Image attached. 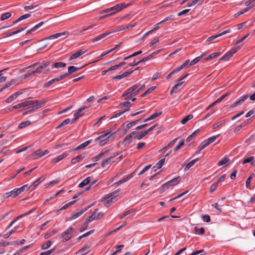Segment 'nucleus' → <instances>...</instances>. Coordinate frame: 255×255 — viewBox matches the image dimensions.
Returning a JSON list of instances; mask_svg holds the SVG:
<instances>
[{
    "mask_svg": "<svg viewBox=\"0 0 255 255\" xmlns=\"http://www.w3.org/2000/svg\"><path fill=\"white\" fill-rule=\"evenodd\" d=\"M111 133V130H107L101 132V134L95 139V141H99V144L100 146L104 145L109 140L114 139L116 132Z\"/></svg>",
    "mask_w": 255,
    "mask_h": 255,
    "instance_id": "f257e3e1",
    "label": "nucleus"
},
{
    "mask_svg": "<svg viewBox=\"0 0 255 255\" xmlns=\"http://www.w3.org/2000/svg\"><path fill=\"white\" fill-rule=\"evenodd\" d=\"M51 63V61H46L43 62L37 68H36L34 70L31 72V73L33 74H40L42 72H43L44 73V71H46V69L48 68L49 66H50Z\"/></svg>",
    "mask_w": 255,
    "mask_h": 255,
    "instance_id": "f03ea898",
    "label": "nucleus"
},
{
    "mask_svg": "<svg viewBox=\"0 0 255 255\" xmlns=\"http://www.w3.org/2000/svg\"><path fill=\"white\" fill-rule=\"evenodd\" d=\"M130 5V4H127L125 2L120 3L117 4V5L110 7V9L113 10V12H111L110 14H107L105 16V17H107L110 15H114L116 12H118L125 8L127 7L128 6Z\"/></svg>",
    "mask_w": 255,
    "mask_h": 255,
    "instance_id": "7ed1b4c3",
    "label": "nucleus"
},
{
    "mask_svg": "<svg viewBox=\"0 0 255 255\" xmlns=\"http://www.w3.org/2000/svg\"><path fill=\"white\" fill-rule=\"evenodd\" d=\"M73 228L70 227L61 234L60 238L63 239V242H66L74 237V235L73 234Z\"/></svg>",
    "mask_w": 255,
    "mask_h": 255,
    "instance_id": "20e7f679",
    "label": "nucleus"
},
{
    "mask_svg": "<svg viewBox=\"0 0 255 255\" xmlns=\"http://www.w3.org/2000/svg\"><path fill=\"white\" fill-rule=\"evenodd\" d=\"M66 66V64L62 62H58L55 63H53L51 62L50 66H49L48 68L46 69V71H44V73H47L48 72L52 70L54 68L59 69L62 67H65Z\"/></svg>",
    "mask_w": 255,
    "mask_h": 255,
    "instance_id": "39448f33",
    "label": "nucleus"
},
{
    "mask_svg": "<svg viewBox=\"0 0 255 255\" xmlns=\"http://www.w3.org/2000/svg\"><path fill=\"white\" fill-rule=\"evenodd\" d=\"M47 100L46 99L41 100H31V106L36 110L44 106Z\"/></svg>",
    "mask_w": 255,
    "mask_h": 255,
    "instance_id": "423d86ee",
    "label": "nucleus"
},
{
    "mask_svg": "<svg viewBox=\"0 0 255 255\" xmlns=\"http://www.w3.org/2000/svg\"><path fill=\"white\" fill-rule=\"evenodd\" d=\"M89 107H90V106H84L81 107L80 109H79L77 111V112L74 114V119L73 120V121L72 122V123H73L76 120H77L79 118L83 116L84 115V113H82V111H84V110L88 109Z\"/></svg>",
    "mask_w": 255,
    "mask_h": 255,
    "instance_id": "0eeeda50",
    "label": "nucleus"
},
{
    "mask_svg": "<svg viewBox=\"0 0 255 255\" xmlns=\"http://www.w3.org/2000/svg\"><path fill=\"white\" fill-rule=\"evenodd\" d=\"M97 211H98V209H95V211H94V212L91 214V215L89 217H88V218L87 219V220L85 223V227L84 228L80 229V231L81 232H83L87 228L89 223H90L94 220H96V212Z\"/></svg>",
    "mask_w": 255,
    "mask_h": 255,
    "instance_id": "6e6552de",
    "label": "nucleus"
},
{
    "mask_svg": "<svg viewBox=\"0 0 255 255\" xmlns=\"http://www.w3.org/2000/svg\"><path fill=\"white\" fill-rule=\"evenodd\" d=\"M27 188V185H25L20 188L14 189L13 190H12V193H11V195H12V197L13 198L16 197L17 196L19 195L21 193L24 191L25 189Z\"/></svg>",
    "mask_w": 255,
    "mask_h": 255,
    "instance_id": "1a4fd4ad",
    "label": "nucleus"
},
{
    "mask_svg": "<svg viewBox=\"0 0 255 255\" xmlns=\"http://www.w3.org/2000/svg\"><path fill=\"white\" fill-rule=\"evenodd\" d=\"M179 177V176L175 177L172 179L167 181L165 183L163 184L162 185L163 188L164 189L168 188L169 185H171L172 186H175L178 184L179 183V181L177 180Z\"/></svg>",
    "mask_w": 255,
    "mask_h": 255,
    "instance_id": "9d476101",
    "label": "nucleus"
},
{
    "mask_svg": "<svg viewBox=\"0 0 255 255\" xmlns=\"http://www.w3.org/2000/svg\"><path fill=\"white\" fill-rule=\"evenodd\" d=\"M119 155V153L118 152H115L113 153V155L112 156L107 158L105 160H103L102 162H101L102 167H105V166L108 165L110 162H113L114 161V160H113V158Z\"/></svg>",
    "mask_w": 255,
    "mask_h": 255,
    "instance_id": "9b49d317",
    "label": "nucleus"
},
{
    "mask_svg": "<svg viewBox=\"0 0 255 255\" xmlns=\"http://www.w3.org/2000/svg\"><path fill=\"white\" fill-rule=\"evenodd\" d=\"M249 98L248 95H245L241 97H240L236 102H234L230 106L231 108H234L238 105H240L243 103L245 100H246Z\"/></svg>",
    "mask_w": 255,
    "mask_h": 255,
    "instance_id": "f8f14e48",
    "label": "nucleus"
},
{
    "mask_svg": "<svg viewBox=\"0 0 255 255\" xmlns=\"http://www.w3.org/2000/svg\"><path fill=\"white\" fill-rule=\"evenodd\" d=\"M237 49L235 48L231 49L230 51L224 54V56L220 59V61L228 60L237 52Z\"/></svg>",
    "mask_w": 255,
    "mask_h": 255,
    "instance_id": "ddd939ff",
    "label": "nucleus"
},
{
    "mask_svg": "<svg viewBox=\"0 0 255 255\" xmlns=\"http://www.w3.org/2000/svg\"><path fill=\"white\" fill-rule=\"evenodd\" d=\"M68 33H69L67 31H65L64 32L57 33L54 34L53 35H51L46 37L44 39L45 40H51V39H56V38H58L62 36H65V35L67 36L68 35Z\"/></svg>",
    "mask_w": 255,
    "mask_h": 255,
    "instance_id": "4468645a",
    "label": "nucleus"
},
{
    "mask_svg": "<svg viewBox=\"0 0 255 255\" xmlns=\"http://www.w3.org/2000/svg\"><path fill=\"white\" fill-rule=\"evenodd\" d=\"M87 51V50H83V49L80 50L78 51L77 52H76V53L73 54L70 56L69 60L71 61L73 59H76V58H78L79 57H80L82 54L86 53Z\"/></svg>",
    "mask_w": 255,
    "mask_h": 255,
    "instance_id": "2eb2a0df",
    "label": "nucleus"
},
{
    "mask_svg": "<svg viewBox=\"0 0 255 255\" xmlns=\"http://www.w3.org/2000/svg\"><path fill=\"white\" fill-rule=\"evenodd\" d=\"M131 134L132 135L133 138H136L138 140L141 139L146 135L144 131H142L140 132H137L134 131L131 132Z\"/></svg>",
    "mask_w": 255,
    "mask_h": 255,
    "instance_id": "dca6fc26",
    "label": "nucleus"
},
{
    "mask_svg": "<svg viewBox=\"0 0 255 255\" xmlns=\"http://www.w3.org/2000/svg\"><path fill=\"white\" fill-rule=\"evenodd\" d=\"M139 87V84H135L132 86V87L129 88L127 89L128 93H131L133 92H134L133 94H132V95L135 96L138 92H136V90H137V88Z\"/></svg>",
    "mask_w": 255,
    "mask_h": 255,
    "instance_id": "f3484780",
    "label": "nucleus"
},
{
    "mask_svg": "<svg viewBox=\"0 0 255 255\" xmlns=\"http://www.w3.org/2000/svg\"><path fill=\"white\" fill-rule=\"evenodd\" d=\"M109 150V149L102 150L98 155L94 156L92 158V161L94 162L98 161L104 155L107 153Z\"/></svg>",
    "mask_w": 255,
    "mask_h": 255,
    "instance_id": "a211bd4d",
    "label": "nucleus"
},
{
    "mask_svg": "<svg viewBox=\"0 0 255 255\" xmlns=\"http://www.w3.org/2000/svg\"><path fill=\"white\" fill-rule=\"evenodd\" d=\"M165 158L159 160L152 168L154 171H156L157 169H160L164 164Z\"/></svg>",
    "mask_w": 255,
    "mask_h": 255,
    "instance_id": "6ab92c4d",
    "label": "nucleus"
},
{
    "mask_svg": "<svg viewBox=\"0 0 255 255\" xmlns=\"http://www.w3.org/2000/svg\"><path fill=\"white\" fill-rule=\"evenodd\" d=\"M81 69V67H77L74 66H70L68 68V72H67V74L69 76L72 73L78 71Z\"/></svg>",
    "mask_w": 255,
    "mask_h": 255,
    "instance_id": "aec40b11",
    "label": "nucleus"
},
{
    "mask_svg": "<svg viewBox=\"0 0 255 255\" xmlns=\"http://www.w3.org/2000/svg\"><path fill=\"white\" fill-rule=\"evenodd\" d=\"M22 93L20 92H17L9 96L8 98H7L5 101L6 103H9L11 102V101H13L14 99H15L18 96L20 95Z\"/></svg>",
    "mask_w": 255,
    "mask_h": 255,
    "instance_id": "412c9836",
    "label": "nucleus"
},
{
    "mask_svg": "<svg viewBox=\"0 0 255 255\" xmlns=\"http://www.w3.org/2000/svg\"><path fill=\"white\" fill-rule=\"evenodd\" d=\"M44 22H43V21H41V22L38 23V24L35 25L34 27L31 28L30 29L27 30L26 32V34L28 35V34L31 33L32 32H34V31L37 30L38 28H39L44 23Z\"/></svg>",
    "mask_w": 255,
    "mask_h": 255,
    "instance_id": "4be33fe9",
    "label": "nucleus"
},
{
    "mask_svg": "<svg viewBox=\"0 0 255 255\" xmlns=\"http://www.w3.org/2000/svg\"><path fill=\"white\" fill-rule=\"evenodd\" d=\"M44 179V177H40L37 180H36L35 181H34L33 183V184L29 187V189L30 190H32L34 189V188L37 186L40 183L42 182Z\"/></svg>",
    "mask_w": 255,
    "mask_h": 255,
    "instance_id": "5701e85b",
    "label": "nucleus"
},
{
    "mask_svg": "<svg viewBox=\"0 0 255 255\" xmlns=\"http://www.w3.org/2000/svg\"><path fill=\"white\" fill-rule=\"evenodd\" d=\"M85 156V153L81 154L77 156L76 157L73 158L71 159V163L72 164H74L76 163L77 162H79L82 159L84 158Z\"/></svg>",
    "mask_w": 255,
    "mask_h": 255,
    "instance_id": "b1692460",
    "label": "nucleus"
},
{
    "mask_svg": "<svg viewBox=\"0 0 255 255\" xmlns=\"http://www.w3.org/2000/svg\"><path fill=\"white\" fill-rule=\"evenodd\" d=\"M87 208H86L84 209H81L80 211H79L75 214H73L71 216L70 219L74 220V219H76L77 218H78L79 216H80L81 215H82L85 212H86V211H87Z\"/></svg>",
    "mask_w": 255,
    "mask_h": 255,
    "instance_id": "393cba45",
    "label": "nucleus"
},
{
    "mask_svg": "<svg viewBox=\"0 0 255 255\" xmlns=\"http://www.w3.org/2000/svg\"><path fill=\"white\" fill-rule=\"evenodd\" d=\"M110 33V32H106V33H104L101 34H100L98 36H97V37L93 38V39L92 40V42H95L98 41L102 39L103 38H105L108 35H109Z\"/></svg>",
    "mask_w": 255,
    "mask_h": 255,
    "instance_id": "a878e982",
    "label": "nucleus"
},
{
    "mask_svg": "<svg viewBox=\"0 0 255 255\" xmlns=\"http://www.w3.org/2000/svg\"><path fill=\"white\" fill-rule=\"evenodd\" d=\"M58 79H57V77L55 78H53L49 81H48V82H45L44 85H43V87L44 88H47V87H49V86H50L52 84L57 82H58Z\"/></svg>",
    "mask_w": 255,
    "mask_h": 255,
    "instance_id": "bb28decb",
    "label": "nucleus"
},
{
    "mask_svg": "<svg viewBox=\"0 0 255 255\" xmlns=\"http://www.w3.org/2000/svg\"><path fill=\"white\" fill-rule=\"evenodd\" d=\"M140 120H141V119H138L137 120H135L134 121L131 122L128 124L127 125L126 128L125 129V133H127L131 127L135 125L138 122H139V121Z\"/></svg>",
    "mask_w": 255,
    "mask_h": 255,
    "instance_id": "cd10ccee",
    "label": "nucleus"
},
{
    "mask_svg": "<svg viewBox=\"0 0 255 255\" xmlns=\"http://www.w3.org/2000/svg\"><path fill=\"white\" fill-rule=\"evenodd\" d=\"M228 95V93H226L224 95H223L221 97H220L219 99H218L216 101L214 102L211 105H210L206 109V110H208L211 107L215 105L216 103H219L221 102L226 96H227Z\"/></svg>",
    "mask_w": 255,
    "mask_h": 255,
    "instance_id": "c85d7f7f",
    "label": "nucleus"
},
{
    "mask_svg": "<svg viewBox=\"0 0 255 255\" xmlns=\"http://www.w3.org/2000/svg\"><path fill=\"white\" fill-rule=\"evenodd\" d=\"M205 54H203L201 55L200 56L194 58L193 60H192L190 64H189L188 67H190L192 65H194V64H196L197 62H198L204 56Z\"/></svg>",
    "mask_w": 255,
    "mask_h": 255,
    "instance_id": "c756f323",
    "label": "nucleus"
},
{
    "mask_svg": "<svg viewBox=\"0 0 255 255\" xmlns=\"http://www.w3.org/2000/svg\"><path fill=\"white\" fill-rule=\"evenodd\" d=\"M91 181V177H88L84 180H83L79 184V187L82 188L84 187L85 186L88 185L90 183Z\"/></svg>",
    "mask_w": 255,
    "mask_h": 255,
    "instance_id": "7c9ffc66",
    "label": "nucleus"
},
{
    "mask_svg": "<svg viewBox=\"0 0 255 255\" xmlns=\"http://www.w3.org/2000/svg\"><path fill=\"white\" fill-rule=\"evenodd\" d=\"M67 156V154L66 153H63L62 154L59 155L58 157L53 158L52 159V162L54 163L58 162L63 159L64 158Z\"/></svg>",
    "mask_w": 255,
    "mask_h": 255,
    "instance_id": "2f4dec72",
    "label": "nucleus"
},
{
    "mask_svg": "<svg viewBox=\"0 0 255 255\" xmlns=\"http://www.w3.org/2000/svg\"><path fill=\"white\" fill-rule=\"evenodd\" d=\"M161 114H162L161 112H158V113H155L153 114L152 115H151L148 118L145 119L144 120V122H147L148 121L152 120L154 119L155 118L160 116L161 115Z\"/></svg>",
    "mask_w": 255,
    "mask_h": 255,
    "instance_id": "473e14b6",
    "label": "nucleus"
},
{
    "mask_svg": "<svg viewBox=\"0 0 255 255\" xmlns=\"http://www.w3.org/2000/svg\"><path fill=\"white\" fill-rule=\"evenodd\" d=\"M133 136L131 133L128 136H127L123 140V143H125V145L129 144L132 141Z\"/></svg>",
    "mask_w": 255,
    "mask_h": 255,
    "instance_id": "72a5a7b5",
    "label": "nucleus"
},
{
    "mask_svg": "<svg viewBox=\"0 0 255 255\" xmlns=\"http://www.w3.org/2000/svg\"><path fill=\"white\" fill-rule=\"evenodd\" d=\"M90 142H91L90 140H87V141L84 142V143L78 145L74 150H77L83 149L84 148H85V147L88 146L90 143Z\"/></svg>",
    "mask_w": 255,
    "mask_h": 255,
    "instance_id": "f704fd0d",
    "label": "nucleus"
},
{
    "mask_svg": "<svg viewBox=\"0 0 255 255\" xmlns=\"http://www.w3.org/2000/svg\"><path fill=\"white\" fill-rule=\"evenodd\" d=\"M227 121L226 120H224L221 121L217 123L216 124L213 125L212 126V128L213 129H216L217 128H218L219 127H221L223 126V125H224Z\"/></svg>",
    "mask_w": 255,
    "mask_h": 255,
    "instance_id": "c9c22d12",
    "label": "nucleus"
},
{
    "mask_svg": "<svg viewBox=\"0 0 255 255\" xmlns=\"http://www.w3.org/2000/svg\"><path fill=\"white\" fill-rule=\"evenodd\" d=\"M31 122L29 121H26L25 122H21L19 125H18V128L20 129L23 128L28 126H30L31 124Z\"/></svg>",
    "mask_w": 255,
    "mask_h": 255,
    "instance_id": "e433bc0d",
    "label": "nucleus"
},
{
    "mask_svg": "<svg viewBox=\"0 0 255 255\" xmlns=\"http://www.w3.org/2000/svg\"><path fill=\"white\" fill-rule=\"evenodd\" d=\"M199 158H197L194 160H192V161H191L190 162H189L188 163H187L186 166H185V170H188L190 168H191L195 163L196 161H197L198 160H199Z\"/></svg>",
    "mask_w": 255,
    "mask_h": 255,
    "instance_id": "4c0bfd02",
    "label": "nucleus"
},
{
    "mask_svg": "<svg viewBox=\"0 0 255 255\" xmlns=\"http://www.w3.org/2000/svg\"><path fill=\"white\" fill-rule=\"evenodd\" d=\"M221 54V53L220 52L213 53L211 54L210 55H209V56H208L207 57H206L205 58V60L206 61H208L209 60H210L211 59H213L215 57H216L220 55Z\"/></svg>",
    "mask_w": 255,
    "mask_h": 255,
    "instance_id": "58836bf2",
    "label": "nucleus"
},
{
    "mask_svg": "<svg viewBox=\"0 0 255 255\" xmlns=\"http://www.w3.org/2000/svg\"><path fill=\"white\" fill-rule=\"evenodd\" d=\"M88 249L89 247L87 246L84 247L78 251V254H79V255H85L89 252V251H88Z\"/></svg>",
    "mask_w": 255,
    "mask_h": 255,
    "instance_id": "ea45409f",
    "label": "nucleus"
},
{
    "mask_svg": "<svg viewBox=\"0 0 255 255\" xmlns=\"http://www.w3.org/2000/svg\"><path fill=\"white\" fill-rule=\"evenodd\" d=\"M176 84L172 88L170 93L172 94L173 92L177 93V91L179 88L182 85V84L184 83V82H179Z\"/></svg>",
    "mask_w": 255,
    "mask_h": 255,
    "instance_id": "a19ab883",
    "label": "nucleus"
},
{
    "mask_svg": "<svg viewBox=\"0 0 255 255\" xmlns=\"http://www.w3.org/2000/svg\"><path fill=\"white\" fill-rule=\"evenodd\" d=\"M195 232L196 234L199 235H203L205 233V230L204 228L203 227H201L200 228H198L197 227H195L194 228Z\"/></svg>",
    "mask_w": 255,
    "mask_h": 255,
    "instance_id": "79ce46f5",
    "label": "nucleus"
},
{
    "mask_svg": "<svg viewBox=\"0 0 255 255\" xmlns=\"http://www.w3.org/2000/svg\"><path fill=\"white\" fill-rule=\"evenodd\" d=\"M220 136V134H218V135H214V136H211L208 138H207V139H206V141H207V143L209 144V145L212 143H213V142H214L216 139Z\"/></svg>",
    "mask_w": 255,
    "mask_h": 255,
    "instance_id": "37998d69",
    "label": "nucleus"
},
{
    "mask_svg": "<svg viewBox=\"0 0 255 255\" xmlns=\"http://www.w3.org/2000/svg\"><path fill=\"white\" fill-rule=\"evenodd\" d=\"M52 245V243L50 241H47L45 244L41 245V248L42 250H46L50 247Z\"/></svg>",
    "mask_w": 255,
    "mask_h": 255,
    "instance_id": "c03bdc74",
    "label": "nucleus"
},
{
    "mask_svg": "<svg viewBox=\"0 0 255 255\" xmlns=\"http://www.w3.org/2000/svg\"><path fill=\"white\" fill-rule=\"evenodd\" d=\"M246 6H249L250 9L255 6V0H248L245 2Z\"/></svg>",
    "mask_w": 255,
    "mask_h": 255,
    "instance_id": "a18cd8bd",
    "label": "nucleus"
},
{
    "mask_svg": "<svg viewBox=\"0 0 255 255\" xmlns=\"http://www.w3.org/2000/svg\"><path fill=\"white\" fill-rule=\"evenodd\" d=\"M193 118V116L192 115H189L185 117L184 118H183L181 121V123L182 124H185L188 121L190 120Z\"/></svg>",
    "mask_w": 255,
    "mask_h": 255,
    "instance_id": "49530a36",
    "label": "nucleus"
},
{
    "mask_svg": "<svg viewBox=\"0 0 255 255\" xmlns=\"http://www.w3.org/2000/svg\"><path fill=\"white\" fill-rule=\"evenodd\" d=\"M71 122V120L70 119H66L64 121H63L58 126L56 127V128H59L63 126L67 125L69 124Z\"/></svg>",
    "mask_w": 255,
    "mask_h": 255,
    "instance_id": "de8ad7c7",
    "label": "nucleus"
},
{
    "mask_svg": "<svg viewBox=\"0 0 255 255\" xmlns=\"http://www.w3.org/2000/svg\"><path fill=\"white\" fill-rule=\"evenodd\" d=\"M204 0H193L191 2L189 3L188 5V7L194 6L196 4H201Z\"/></svg>",
    "mask_w": 255,
    "mask_h": 255,
    "instance_id": "09e8293b",
    "label": "nucleus"
},
{
    "mask_svg": "<svg viewBox=\"0 0 255 255\" xmlns=\"http://www.w3.org/2000/svg\"><path fill=\"white\" fill-rule=\"evenodd\" d=\"M11 13L10 12H5L3 13L0 17V20L1 21L4 20L11 16Z\"/></svg>",
    "mask_w": 255,
    "mask_h": 255,
    "instance_id": "8fccbe9b",
    "label": "nucleus"
},
{
    "mask_svg": "<svg viewBox=\"0 0 255 255\" xmlns=\"http://www.w3.org/2000/svg\"><path fill=\"white\" fill-rule=\"evenodd\" d=\"M115 48H114L110 49V50H109L108 51H107L106 53L103 52L101 55H100L98 57V59L95 62H97V61H98L101 60L104 56L106 55L107 54H109V53H111V52L115 50Z\"/></svg>",
    "mask_w": 255,
    "mask_h": 255,
    "instance_id": "3c124183",
    "label": "nucleus"
},
{
    "mask_svg": "<svg viewBox=\"0 0 255 255\" xmlns=\"http://www.w3.org/2000/svg\"><path fill=\"white\" fill-rule=\"evenodd\" d=\"M133 212V210H128L127 211H126L125 213L122 214V215H120L119 216V219L120 220H122L125 217H126V216L130 214V213H132V212Z\"/></svg>",
    "mask_w": 255,
    "mask_h": 255,
    "instance_id": "603ef678",
    "label": "nucleus"
},
{
    "mask_svg": "<svg viewBox=\"0 0 255 255\" xmlns=\"http://www.w3.org/2000/svg\"><path fill=\"white\" fill-rule=\"evenodd\" d=\"M142 51H141V50H139V51H137V52H134V53H133L132 54H131V55H129V56H128V57H125V58H124V60H127V59H129V58H131V57H133L136 56H137V55H139V54H141V53H142Z\"/></svg>",
    "mask_w": 255,
    "mask_h": 255,
    "instance_id": "864d4df0",
    "label": "nucleus"
},
{
    "mask_svg": "<svg viewBox=\"0 0 255 255\" xmlns=\"http://www.w3.org/2000/svg\"><path fill=\"white\" fill-rule=\"evenodd\" d=\"M131 106V103L128 101H126L120 104V106L121 108L124 107H130Z\"/></svg>",
    "mask_w": 255,
    "mask_h": 255,
    "instance_id": "5fc2aeb1",
    "label": "nucleus"
},
{
    "mask_svg": "<svg viewBox=\"0 0 255 255\" xmlns=\"http://www.w3.org/2000/svg\"><path fill=\"white\" fill-rule=\"evenodd\" d=\"M218 186L217 183H214L210 187V193H213L217 189Z\"/></svg>",
    "mask_w": 255,
    "mask_h": 255,
    "instance_id": "6e6d98bb",
    "label": "nucleus"
},
{
    "mask_svg": "<svg viewBox=\"0 0 255 255\" xmlns=\"http://www.w3.org/2000/svg\"><path fill=\"white\" fill-rule=\"evenodd\" d=\"M254 158H255V157L254 156H250V157L246 158L245 159H244V160L243 162V164H245L247 163H250L251 162H252V161L254 159Z\"/></svg>",
    "mask_w": 255,
    "mask_h": 255,
    "instance_id": "4d7b16f0",
    "label": "nucleus"
},
{
    "mask_svg": "<svg viewBox=\"0 0 255 255\" xmlns=\"http://www.w3.org/2000/svg\"><path fill=\"white\" fill-rule=\"evenodd\" d=\"M21 216L17 217L16 219H15L13 221H12L5 228V231L8 230L13 225V224L17 221L18 219L20 218Z\"/></svg>",
    "mask_w": 255,
    "mask_h": 255,
    "instance_id": "13d9d810",
    "label": "nucleus"
},
{
    "mask_svg": "<svg viewBox=\"0 0 255 255\" xmlns=\"http://www.w3.org/2000/svg\"><path fill=\"white\" fill-rule=\"evenodd\" d=\"M31 100H27L22 102V107H28L31 106Z\"/></svg>",
    "mask_w": 255,
    "mask_h": 255,
    "instance_id": "bf43d9fd",
    "label": "nucleus"
},
{
    "mask_svg": "<svg viewBox=\"0 0 255 255\" xmlns=\"http://www.w3.org/2000/svg\"><path fill=\"white\" fill-rule=\"evenodd\" d=\"M174 19V16L173 15H170L166 17H165L163 20L161 21L160 23H163L165 21H168V20H173Z\"/></svg>",
    "mask_w": 255,
    "mask_h": 255,
    "instance_id": "052dcab7",
    "label": "nucleus"
},
{
    "mask_svg": "<svg viewBox=\"0 0 255 255\" xmlns=\"http://www.w3.org/2000/svg\"><path fill=\"white\" fill-rule=\"evenodd\" d=\"M56 232H57L56 230H52L50 233L46 234L44 236V238L48 239V238H50L51 236H52L53 235H54L55 234H56Z\"/></svg>",
    "mask_w": 255,
    "mask_h": 255,
    "instance_id": "680f3d73",
    "label": "nucleus"
},
{
    "mask_svg": "<svg viewBox=\"0 0 255 255\" xmlns=\"http://www.w3.org/2000/svg\"><path fill=\"white\" fill-rule=\"evenodd\" d=\"M250 9V7H247V8L242 10L241 11L238 12V13L235 14V16H239V15H240L241 14H243L244 13H245L247 11H248Z\"/></svg>",
    "mask_w": 255,
    "mask_h": 255,
    "instance_id": "e2e57ef3",
    "label": "nucleus"
},
{
    "mask_svg": "<svg viewBox=\"0 0 255 255\" xmlns=\"http://www.w3.org/2000/svg\"><path fill=\"white\" fill-rule=\"evenodd\" d=\"M202 219L204 222L207 223L210 222L211 221L210 217L208 215H203L202 217Z\"/></svg>",
    "mask_w": 255,
    "mask_h": 255,
    "instance_id": "0e129e2a",
    "label": "nucleus"
},
{
    "mask_svg": "<svg viewBox=\"0 0 255 255\" xmlns=\"http://www.w3.org/2000/svg\"><path fill=\"white\" fill-rule=\"evenodd\" d=\"M151 165L150 164L147 165L145 166L143 169L138 173L139 175H140L142 174L143 173H144L145 171L148 170L150 167Z\"/></svg>",
    "mask_w": 255,
    "mask_h": 255,
    "instance_id": "69168bd1",
    "label": "nucleus"
},
{
    "mask_svg": "<svg viewBox=\"0 0 255 255\" xmlns=\"http://www.w3.org/2000/svg\"><path fill=\"white\" fill-rule=\"evenodd\" d=\"M158 126L157 124H154L153 126L151 127L150 128H149L147 130H144V133L146 135L148 134L149 132L152 131L154 128H155L157 126Z\"/></svg>",
    "mask_w": 255,
    "mask_h": 255,
    "instance_id": "338daca9",
    "label": "nucleus"
},
{
    "mask_svg": "<svg viewBox=\"0 0 255 255\" xmlns=\"http://www.w3.org/2000/svg\"><path fill=\"white\" fill-rule=\"evenodd\" d=\"M32 154L33 155H38L39 157H41L42 156V151L39 149L33 152Z\"/></svg>",
    "mask_w": 255,
    "mask_h": 255,
    "instance_id": "774afa93",
    "label": "nucleus"
}]
</instances>
